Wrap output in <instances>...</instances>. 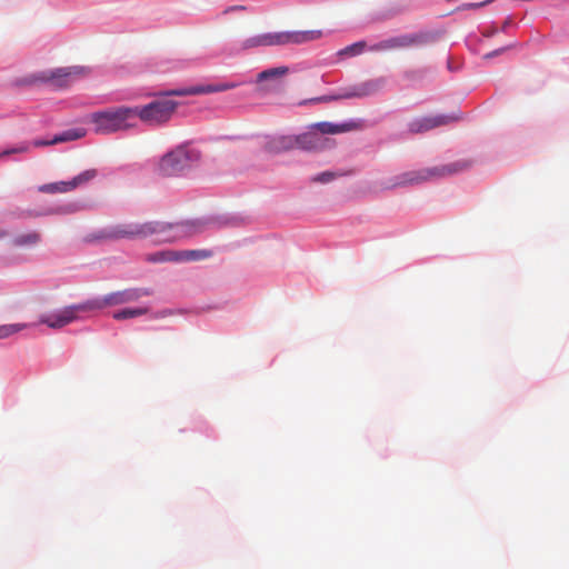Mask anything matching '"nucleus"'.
I'll list each match as a JSON object with an SVG mask.
<instances>
[{
    "mask_svg": "<svg viewBox=\"0 0 569 569\" xmlns=\"http://www.w3.org/2000/svg\"><path fill=\"white\" fill-rule=\"evenodd\" d=\"M289 72V68L281 66L277 68H270L267 70L261 71L257 76V84L258 90L262 92H268L273 89L271 84L266 83L267 81H277L281 79L282 77L287 76Z\"/></svg>",
    "mask_w": 569,
    "mask_h": 569,
    "instance_id": "obj_16",
    "label": "nucleus"
},
{
    "mask_svg": "<svg viewBox=\"0 0 569 569\" xmlns=\"http://www.w3.org/2000/svg\"><path fill=\"white\" fill-rule=\"evenodd\" d=\"M83 134L84 133L81 130H70V131H67V132H64L62 134L56 136L52 140L37 139V140H34L32 142V146L36 147V148L52 146V144H57V143H60V142L79 139V138L83 137ZM30 147H31V143L22 142V143H20L19 146H17L14 148L6 149L2 152H0V159L3 158V157L10 156V154H14V153H26V152H29L30 151Z\"/></svg>",
    "mask_w": 569,
    "mask_h": 569,
    "instance_id": "obj_10",
    "label": "nucleus"
},
{
    "mask_svg": "<svg viewBox=\"0 0 569 569\" xmlns=\"http://www.w3.org/2000/svg\"><path fill=\"white\" fill-rule=\"evenodd\" d=\"M41 239L42 238H41L40 232L29 231V232L16 236L12 239V244L14 247H20V248H31V247H36L37 244H39L41 242Z\"/></svg>",
    "mask_w": 569,
    "mask_h": 569,
    "instance_id": "obj_19",
    "label": "nucleus"
},
{
    "mask_svg": "<svg viewBox=\"0 0 569 569\" xmlns=\"http://www.w3.org/2000/svg\"><path fill=\"white\" fill-rule=\"evenodd\" d=\"M203 230L201 221L168 223L162 221L129 222L110 227L101 232V239H144L154 237L160 242H171L191 237Z\"/></svg>",
    "mask_w": 569,
    "mask_h": 569,
    "instance_id": "obj_1",
    "label": "nucleus"
},
{
    "mask_svg": "<svg viewBox=\"0 0 569 569\" xmlns=\"http://www.w3.org/2000/svg\"><path fill=\"white\" fill-rule=\"evenodd\" d=\"M383 83H385V81L381 78L372 79V80L366 81V82H363L343 93L335 94V96H322V97L315 99L313 101L329 102V101L341 100V99L363 98V97L377 93L383 87Z\"/></svg>",
    "mask_w": 569,
    "mask_h": 569,
    "instance_id": "obj_11",
    "label": "nucleus"
},
{
    "mask_svg": "<svg viewBox=\"0 0 569 569\" xmlns=\"http://www.w3.org/2000/svg\"><path fill=\"white\" fill-rule=\"evenodd\" d=\"M366 48H367V43L365 41H358V42H355V43L341 49L339 51V54L353 57V56L361 54Z\"/></svg>",
    "mask_w": 569,
    "mask_h": 569,
    "instance_id": "obj_25",
    "label": "nucleus"
},
{
    "mask_svg": "<svg viewBox=\"0 0 569 569\" xmlns=\"http://www.w3.org/2000/svg\"><path fill=\"white\" fill-rule=\"evenodd\" d=\"M89 73L90 69L88 67L71 66L44 71L38 79L50 83L56 89H64L70 87L78 79L87 77Z\"/></svg>",
    "mask_w": 569,
    "mask_h": 569,
    "instance_id": "obj_7",
    "label": "nucleus"
},
{
    "mask_svg": "<svg viewBox=\"0 0 569 569\" xmlns=\"http://www.w3.org/2000/svg\"><path fill=\"white\" fill-rule=\"evenodd\" d=\"M200 152L187 144L178 146L161 157L157 172L162 177L180 176L196 167L200 161Z\"/></svg>",
    "mask_w": 569,
    "mask_h": 569,
    "instance_id": "obj_4",
    "label": "nucleus"
},
{
    "mask_svg": "<svg viewBox=\"0 0 569 569\" xmlns=\"http://www.w3.org/2000/svg\"><path fill=\"white\" fill-rule=\"evenodd\" d=\"M452 120L455 119L448 116L425 117L421 119H416L409 123V131L412 133L426 132L433 128L447 124Z\"/></svg>",
    "mask_w": 569,
    "mask_h": 569,
    "instance_id": "obj_15",
    "label": "nucleus"
},
{
    "mask_svg": "<svg viewBox=\"0 0 569 569\" xmlns=\"http://www.w3.org/2000/svg\"><path fill=\"white\" fill-rule=\"evenodd\" d=\"M236 83L228 82V83H220V84H208V86H196L188 89H180V90H170L161 93V96L169 97V96H190V94H206V93H213V92H221L227 91L230 89L236 88Z\"/></svg>",
    "mask_w": 569,
    "mask_h": 569,
    "instance_id": "obj_14",
    "label": "nucleus"
},
{
    "mask_svg": "<svg viewBox=\"0 0 569 569\" xmlns=\"http://www.w3.org/2000/svg\"><path fill=\"white\" fill-rule=\"evenodd\" d=\"M102 305L97 302H84L76 306L67 307L58 312L41 318V323H46L50 328H62L77 319V313L80 311H89L101 309Z\"/></svg>",
    "mask_w": 569,
    "mask_h": 569,
    "instance_id": "obj_8",
    "label": "nucleus"
},
{
    "mask_svg": "<svg viewBox=\"0 0 569 569\" xmlns=\"http://www.w3.org/2000/svg\"><path fill=\"white\" fill-rule=\"evenodd\" d=\"M211 252L208 250H184L178 251V257L182 260H202L209 258Z\"/></svg>",
    "mask_w": 569,
    "mask_h": 569,
    "instance_id": "obj_24",
    "label": "nucleus"
},
{
    "mask_svg": "<svg viewBox=\"0 0 569 569\" xmlns=\"http://www.w3.org/2000/svg\"><path fill=\"white\" fill-rule=\"evenodd\" d=\"M39 192L42 193H64L72 191L69 181H59L52 183H46L38 188Z\"/></svg>",
    "mask_w": 569,
    "mask_h": 569,
    "instance_id": "obj_21",
    "label": "nucleus"
},
{
    "mask_svg": "<svg viewBox=\"0 0 569 569\" xmlns=\"http://www.w3.org/2000/svg\"><path fill=\"white\" fill-rule=\"evenodd\" d=\"M322 37L321 30H305V31H282L270 32L250 37L246 39L241 48L251 49L257 47H271V46H286V44H302L310 41L318 40Z\"/></svg>",
    "mask_w": 569,
    "mask_h": 569,
    "instance_id": "obj_5",
    "label": "nucleus"
},
{
    "mask_svg": "<svg viewBox=\"0 0 569 569\" xmlns=\"http://www.w3.org/2000/svg\"><path fill=\"white\" fill-rule=\"evenodd\" d=\"M89 122L93 126L97 134H112L119 131H127L137 126L133 107H111L92 112Z\"/></svg>",
    "mask_w": 569,
    "mask_h": 569,
    "instance_id": "obj_2",
    "label": "nucleus"
},
{
    "mask_svg": "<svg viewBox=\"0 0 569 569\" xmlns=\"http://www.w3.org/2000/svg\"><path fill=\"white\" fill-rule=\"evenodd\" d=\"M246 9H247V8H246L244 6H231V7H228V8L223 11V13H224V14H228V13H230V12H232V11H240V10H246Z\"/></svg>",
    "mask_w": 569,
    "mask_h": 569,
    "instance_id": "obj_28",
    "label": "nucleus"
},
{
    "mask_svg": "<svg viewBox=\"0 0 569 569\" xmlns=\"http://www.w3.org/2000/svg\"><path fill=\"white\" fill-rule=\"evenodd\" d=\"M295 137L297 139L296 148L306 151H321L330 149L335 144V140L322 137L316 131L305 132Z\"/></svg>",
    "mask_w": 569,
    "mask_h": 569,
    "instance_id": "obj_13",
    "label": "nucleus"
},
{
    "mask_svg": "<svg viewBox=\"0 0 569 569\" xmlns=\"http://www.w3.org/2000/svg\"><path fill=\"white\" fill-rule=\"evenodd\" d=\"M97 177V170L96 169H88L83 172L79 173L71 180H69V184L71 187V190H74L81 186L87 184L91 180H93Z\"/></svg>",
    "mask_w": 569,
    "mask_h": 569,
    "instance_id": "obj_20",
    "label": "nucleus"
},
{
    "mask_svg": "<svg viewBox=\"0 0 569 569\" xmlns=\"http://www.w3.org/2000/svg\"><path fill=\"white\" fill-rule=\"evenodd\" d=\"M489 1H486V2H481V3H469L467 4L468 8H479V7H482L485 6L486 3H488Z\"/></svg>",
    "mask_w": 569,
    "mask_h": 569,
    "instance_id": "obj_30",
    "label": "nucleus"
},
{
    "mask_svg": "<svg viewBox=\"0 0 569 569\" xmlns=\"http://www.w3.org/2000/svg\"><path fill=\"white\" fill-rule=\"evenodd\" d=\"M7 236V232L4 230L0 229V239L4 238Z\"/></svg>",
    "mask_w": 569,
    "mask_h": 569,
    "instance_id": "obj_31",
    "label": "nucleus"
},
{
    "mask_svg": "<svg viewBox=\"0 0 569 569\" xmlns=\"http://www.w3.org/2000/svg\"><path fill=\"white\" fill-rule=\"evenodd\" d=\"M148 311V308H127L113 312L112 317L116 320H124L129 318L140 317L142 315H146Z\"/></svg>",
    "mask_w": 569,
    "mask_h": 569,
    "instance_id": "obj_22",
    "label": "nucleus"
},
{
    "mask_svg": "<svg viewBox=\"0 0 569 569\" xmlns=\"http://www.w3.org/2000/svg\"><path fill=\"white\" fill-rule=\"evenodd\" d=\"M297 146V139L295 136H278L270 138L264 149L270 153H281L295 149Z\"/></svg>",
    "mask_w": 569,
    "mask_h": 569,
    "instance_id": "obj_17",
    "label": "nucleus"
},
{
    "mask_svg": "<svg viewBox=\"0 0 569 569\" xmlns=\"http://www.w3.org/2000/svg\"><path fill=\"white\" fill-rule=\"evenodd\" d=\"M28 325L26 323H11V325H2L0 326V339L8 338L23 329H26Z\"/></svg>",
    "mask_w": 569,
    "mask_h": 569,
    "instance_id": "obj_26",
    "label": "nucleus"
},
{
    "mask_svg": "<svg viewBox=\"0 0 569 569\" xmlns=\"http://www.w3.org/2000/svg\"><path fill=\"white\" fill-rule=\"evenodd\" d=\"M470 166L471 162L468 160H457L448 164L406 171L393 177L391 187L399 188L420 184L433 179L456 174L468 169Z\"/></svg>",
    "mask_w": 569,
    "mask_h": 569,
    "instance_id": "obj_3",
    "label": "nucleus"
},
{
    "mask_svg": "<svg viewBox=\"0 0 569 569\" xmlns=\"http://www.w3.org/2000/svg\"><path fill=\"white\" fill-rule=\"evenodd\" d=\"M342 176H345V173H342V172L325 171V172L316 176L312 180L315 182L328 183V182L332 181L333 179H336L338 177H342Z\"/></svg>",
    "mask_w": 569,
    "mask_h": 569,
    "instance_id": "obj_27",
    "label": "nucleus"
},
{
    "mask_svg": "<svg viewBox=\"0 0 569 569\" xmlns=\"http://www.w3.org/2000/svg\"><path fill=\"white\" fill-rule=\"evenodd\" d=\"M152 291L147 288H130L122 291L112 292L103 298V301H96L99 305L117 306L138 301L142 297L150 296Z\"/></svg>",
    "mask_w": 569,
    "mask_h": 569,
    "instance_id": "obj_12",
    "label": "nucleus"
},
{
    "mask_svg": "<svg viewBox=\"0 0 569 569\" xmlns=\"http://www.w3.org/2000/svg\"><path fill=\"white\" fill-rule=\"evenodd\" d=\"M505 50H506V48L498 49V50H496V51H493V52H490V53L486 54V58L495 57V56H497V54H499V53L503 52Z\"/></svg>",
    "mask_w": 569,
    "mask_h": 569,
    "instance_id": "obj_29",
    "label": "nucleus"
},
{
    "mask_svg": "<svg viewBox=\"0 0 569 569\" xmlns=\"http://www.w3.org/2000/svg\"><path fill=\"white\" fill-rule=\"evenodd\" d=\"M148 260L152 261V262H164V261H181V258L178 257V251L167 250V251H159L153 254H150Z\"/></svg>",
    "mask_w": 569,
    "mask_h": 569,
    "instance_id": "obj_23",
    "label": "nucleus"
},
{
    "mask_svg": "<svg viewBox=\"0 0 569 569\" xmlns=\"http://www.w3.org/2000/svg\"><path fill=\"white\" fill-rule=\"evenodd\" d=\"M177 107L178 102L168 98L157 99L146 106L133 107L134 120L139 118L150 126H159L171 119Z\"/></svg>",
    "mask_w": 569,
    "mask_h": 569,
    "instance_id": "obj_6",
    "label": "nucleus"
},
{
    "mask_svg": "<svg viewBox=\"0 0 569 569\" xmlns=\"http://www.w3.org/2000/svg\"><path fill=\"white\" fill-rule=\"evenodd\" d=\"M311 128L323 137V134H337L356 130L359 124L353 121L341 124L323 121L312 124Z\"/></svg>",
    "mask_w": 569,
    "mask_h": 569,
    "instance_id": "obj_18",
    "label": "nucleus"
},
{
    "mask_svg": "<svg viewBox=\"0 0 569 569\" xmlns=\"http://www.w3.org/2000/svg\"><path fill=\"white\" fill-rule=\"evenodd\" d=\"M429 37L425 33L403 34L399 37L382 40L370 47L371 51H386L401 48L417 47L426 44Z\"/></svg>",
    "mask_w": 569,
    "mask_h": 569,
    "instance_id": "obj_9",
    "label": "nucleus"
}]
</instances>
